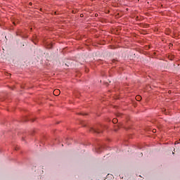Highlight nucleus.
Here are the masks:
<instances>
[{"label": "nucleus", "mask_w": 180, "mask_h": 180, "mask_svg": "<svg viewBox=\"0 0 180 180\" xmlns=\"http://www.w3.org/2000/svg\"><path fill=\"white\" fill-rule=\"evenodd\" d=\"M60 94H61V91H60V90L58 89H56L53 91V95H56V96L60 95Z\"/></svg>", "instance_id": "obj_1"}, {"label": "nucleus", "mask_w": 180, "mask_h": 180, "mask_svg": "<svg viewBox=\"0 0 180 180\" xmlns=\"http://www.w3.org/2000/svg\"><path fill=\"white\" fill-rule=\"evenodd\" d=\"M136 101H141V96H136Z\"/></svg>", "instance_id": "obj_2"}, {"label": "nucleus", "mask_w": 180, "mask_h": 180, "mask_svg": "<svg viewBox=\"0 0 180 180\" xmlns=\"http://www.w3.org/2000/svg\"><path fill=\"white\" fill-rule=\"evenodd\" d=\"M91 130H92V131H94V133H101V131H98V129H92Z\"/></svg>", "instance_id": "obj_3"}, {"label": "nucleus", "mask_w": 180, "mask_h": 180, "mask_svg": "<svg viewBox=\"0 0 180 180\" xmlns=\"http://www.w3.org/2000/svg\"><path fill=\"white\" fill-rule=\"evenodd\" d=\"M117 121H118L117 119L114 118V119L112 120V123L116 124V123L117 122Z\"/></svg>", "instance_id": "obj_4"}, {"label": "nucleus", "mask_w": 180, "mask_h": 180, "mask_svg": "<svg viewBox=\"0 0 180 180\" xmlns=\"http://www.w3.org/2000/svg\"><path fill=\"white\" fill-rule=\"evenodd\" d=\"M117 117H120V116H122V113L118 112V113L117 114Z\"/></svg>", "instance_id": "obj_5"}, {"label": "nucleus", "mask_w": 180, "mask_h": 180, "mask_svg": "<svg viewBox=\"0 0 180 180\" xmlns=\"http://www.w3.org/2000/svg\"><path fill=\"white\" fill-rule=\"evenodd\" d=\"M153 133H157V129H153Z\"/></svg>", "instance_id": "obj_6"}, {"label": "nucleus", "mask_w": 180, "mask_h": 180, "mask_svg": "<svg viewBox=\"0 0 180 180\" xmlns=\"http://www.w3.org/2000/svg\"><path fill=\"white\" fill-rule=\"evenodd\" d=\"M172 154H175V153H174V152H172Z\"/></svg>", "instance_id": "obj_7"}, {"label": "nucleus", "mask_w": 180, "mask_h": 180, "mask_svg": "<svg viewBox=\"0 0 180 180\" xmlns=\"http://www.w3.org/2000/svg\"><path fill=\"white\" fill-rule=\"evenodd\" d=\"M30 5H32V3H30Z\"/></svg>", "instance_id": "obj_8"}]
</instances>
